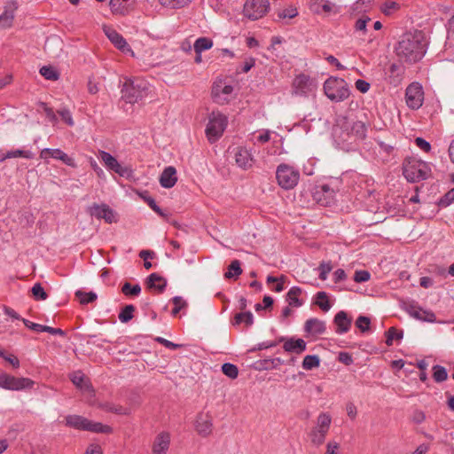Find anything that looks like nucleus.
<instances>
[{
  "label": "nucleus",
  "instance_id": "obj_41",
  "mask_svg": "<svg viewBox=\"0 0 454 454\" xmlns=\"http://www.w3.org/2000/svg\"><path fill=\"white\" fill-rule=\"evenodd\" d=\"M222 372L224 375L231 379H236L239 374L238 367L232 364H223L222 366Z\"/></svg>",
  "mask_w": 454,
  "mask_h": 454
},
{
  "label": "nucleus",
  "instance_id": "obj_40",
  "mask_svg": "<svg viewBox=\"0 0 454 454\" xmlns=\"http://www.w3.org/2000/svg\"><path fill=\"white\" fill-rule=\"evenodd\" d=\"M327 433H323L321 430L313 428L310 433L311 442L315 445H321L325 439Z\"/></svg>",
  "mask_w": 454,
  "mask_h": 454
},
{
  "label": "nucleus",
  "instance_id": "obj_55",
  "mask_svg": "<svg viewBox=\"0 0 454 454\" xmlns=\"http://www.w3.org/2000/svg\"><path fill=\"white\" fill-rule=\"evenodd\" d=\"M371 274L367 270H356L354 280L357 283L366 282L370 279Z\"/></svg>",
  "mask_w": 454,
  "mask_h": 454
},
{
  "label": "nucleus",
  "instance_id": "obj_20",
  "mask_svg": "<svg viewBox=\"0 0 454 454\" xmlns=\"http://www.w3.org/2000/svg\"><path fill=\"white\" fill-rule=\"evenodd\" d=\"M236 163L242 168L247 169L253 165V157L251 153L243 147H238L234 153Z\"/></svg>",
  "mask_w": 454,
  "mask_h": 454
},
{
  "label": "nucleus",
  "instance_id": "obj_42",
  "mask_svg": "<svg viewBox=\"0 0 454 454\" xmlns=\"http://www.w3.org/2000/svg\"><path fill=\"white\" fill-rule=\"evenodd\" d=\"M403 338V333L397 331L395 327H390L387 332L386 343L387 346H391L395 340H400Z\"/></svg>",
  "mask_w": 454,
  "mask_h": 454
},
{
  "label": "nucleus",
  "instance_id": "obj_49",
  "mask_svg": "<svg viewBox=\"0 0 454 454\" xmlns=\"http://www.w3.org/2000/svg\"><path fill=\"white\" fill-rule=\"evenodd\" d=\"M371 21V19L367 16H363L358 19L355 24V29L357 32H362L364 35L366 33L367 24Z\"/></svg>",
  "mask_w": 454,
  "mask_h": 454
},
{
  "label": "nucleus",
  "instance_id": "obj_23",
  "mask_svg": "<svg viewBox=\"0 0 454 454\" xmlns=\"http://www.w3.org/2000/svg\"><path fill=\"white\" fill-rule=\"evenodd\" d=\"M177 181L176 170L174 167H167L160 176V184L164 188L173 187Z\"/></svg>",
  "mask_w": 454,
  "mask_h": 454
},
{
  "label": "nucleus",
  "instance_id": "obj_51",
  "mask_svg": "<svg viewBox=\"0 0 454 454\" xmlns=\"http://www.w3.org/2000/svg\"><path fill=\"white\" fill-rule=\"evenodd\" d=\"M172 302L175 305L174 309H172L173 316H176L177 313L187 305L186 301L180 296L174 297L172 299Z\"/></svg>",
  "mask_w": 454,
  "mask_h": 454
},
{
  "label": "nucleus",
  "instance_id": "obj_4",
  "mask_svg": "<svg viewBox=\"0 0 454 454\" xmlns=\"http://www.w3.org/2000/svg\"><path fill=\"white\" fill-rule=\"evenodd\" d=\"M65 423L67 427L79 430H85L93 433L110 434L112 428L107 425L99 422H94L79 415H68L65 418Z\"/></svg>",
  "mask_w": 454,
  "mask_h": 454
},
{
  "label": "nucleus",
  "instance_id": "obj_9",
  "mask_svg": "<svg viewBox=\"0 0 454 454\" xmlns=\"http://www.w3.org/2000/svg\"><path fill=\"white\" fill-rule=\"evenodd\" d=\"M233 87L222 79L216 80L212 88V98L219 105H224L233 98Z\"/></svg>",
  "mask_w": 454,
  "mask_h": 454
},
{
  "label": "nucleus",
  "instance_id": "obj_30",
  "mask_svg": "<svg viewBox=\"0 0 454 454\" xmlns=\"http://www.w3.org/2000/svg\"><path fill=\"white\" fill-rule=\"evenodd\" d=\"M332 422L330 414L321 412L317 419V426L314 428L321 430L323 433H328Z\"/></svg>",
  "mask_w": 454,
  "mask_h": 454
},
{
  "label": "nucleus",
  "instance_id": "obj_45",
  "mask_svg": "<svg viewBox=\"0 0 454 454\" xmlns=\"http://www.w3.org/2000/svg\"><path fill=\"white\" fill-rule=\"evenodd\" d=\"M160 3L169 8H180L186 5L192 0H159Z\"/></svg>",
  "mask_w": 454,
  "mask_h": 454
},
{
  "label": "nucleus",
  "instance_id": "obj_46",
  "mask_svg": "<svg viewBox=\"0 0 454 454\" xmlns=\"http://www.w3.org/2000/svg\"><path fill=\"white\" fill-rule=\"evenodd\" d=\"M31 291L35 300L44 301L48 297L47 294L39 283L35 284Z\"/></svg>",
  "mask_w": 454,
  "mask_h": 454
},
{
  "label": "nucleus",
  "instance_id": "obj_31",
  "mask_svg": "<svg viewBox=\"0 0 454 454\" xmlns=\"http://www.w3.org/2000/svg\"><path fill=\"white\" fill-rule=\"evenodd\" d=\"M301 294V289L297 286H294L288 291V293L286 294V298H287V301L290 306H294V307L301 306L302 302L299 300V296Z\"/></svg>",
  "mask_w": 454,
  "mask_h": 454
},
{
  "label": "nucleus",
  "instance_id": "obj_11",
  "mask_svg": "<svg viewBox=\"0 0 454 454\" xmlns=\"http://www.w3.org/2000/svg\"><path fill=\"white\" fill-rule=\"evenodd\" d=\"M99 159L108 170L114 171L121 176H129L131 170L121 165L118 160L105 151H99Z\"/></svg>",
  "mask_w": 454,
  "mask_h": 454
},
{
  "label": "nucleus",
  "instance_id": "obj_10",
  "mask_svg": "<svg viewBox=\"0 0 454 454\" xmlns=\"http://www.w3.org/2000/svg\"><path fill=\"white\" fill-rule=\"evenodd\" d=\"M269 9L268 0H247L244 4V14L250 20L263 17Z\"/></svg>",
  "mask_w": 454,
  "mask_h": 454
},
{
  "label": "nucleus",
  "instance_id": "obj_61",
  "mask_svg": "<svg viewBox=\"0 0 454 454\" xmlns=\"http://www.w3.org/2000/svg\"><path fill=\"white\" fill-rule=\"evenodd\" d=\"M346 411H347L348 416L350 419H356V414H357V410H356V405L353 403H347Z\"/></svg>",
  "mask_w": 454,
  "mask_h": 454
},
{
  "label": "nucleus",
  "instance_id": "obj_47",
  "mask_svg": "<svg viewBox=\"0 0 454 454\" xmlns=\"http://www.w3.org/2000/svg\"><path fill=\"white\" fill-rule=\"evenodd\" d=\"M14 16L11 12H4L0 15V27L8 28L11 27L13 22Z\"/></svg>",
  "mask_w": 454,
  "mask_h": 454
},
{
  "label": "nucleus",
  "instance_id": "obj_2",
  "mask_svg": "<svg viewBox=\"0 0 454 454\" xmlns=\"http://www.w3.org/2000/svg\"><path fill=\"white\" fill-rule=\"evenodd\" d=\"M150 92V84L142 78H125L121 94L122 98L129 104L144 99Z\"/></svg>",
  "mask_w": 454,
  "mask_h": 454
},
{
  "label": "nucleus",
  "instance_id": "obj_43",
  "mask_svg": "<svg viewBox=\"0 0 454 454\" xmlns=\"http://www.w3.org/2000/svg\"><path fill=\"white\" fill-rule=\"evenodd\" d=\"M433 371H434L433 377H434V380L437 382L444 381L448 377L447 372H446L445 368L442 366L434 365L433 367Z\"/></svg>",
  "mask_w": 454,
  "mask_h": 454
},
{
  "label": "nucleus",
  "instance_id": "obj_7",
  "mask_svg": "<svg viewBox=\"0 0 454 454\" xmlns=\"http://www.w3.org/2000/svg\"><path fill=\"white\" fill-rule=\"evenodd\" d=\"M276 178L278 184L286 190L293 189L299 182L300 174L287 164H280L277 168Z\"/></svg>",
  "mask_w": 454,
  "mask_h": 454
},
{
  "label": "nucleus",
  "instance_id": "obj_5",
  "mask_svg": "<svg viewBox=\"0 0 454 454\" xmlns=\"http://www.w3.org/2000/svg\"><path fill=\"white\" fill-rule=\"evenodd\" d=\"M325 96L332 101L341 102L349 97V90L345 80L331 76L324 83Z\"/></svg>",
  "mask_w": 454,
  "mask_h": 454
},
{
  "label": "nucleus",
  "instance_id": "obj_62",
  "mask_svg": "<svg viewBox=\"0 0 454 454\" xmlns=\"http://www.w3.org/2000/svg\"><path fill=\"white\" fill-rule=\"evenodd\" d=\"M452 201H454V188L445 194V196L441 200V204L447 206Z\"/></svg>",
  "mask_w": 454,
  "mask_h": 454
},
{
  "label": "nucleus",
  "instance_id": "obj_57",
  "mask_svg": "<svg viewBox=\"0 0 454 454\" xmlns=\"http://www.w3.org/2000/svg\"><path fill=\"white\" fill-rule=\"evenodd\" d=\"M320 274L319 278L322 280H325L327 278L328 273L333 270V266L330 262H322L319 267Z\"/></svg>",
  "mask_w": 454,
  "mask_h": 454
},
{
  "label": "nucleus",
  "instance_id": "obj_59",
  "mask_svg": "<svg viewBox=\"0 0 454 454\" xmlns=\"http://www.w3.org/2000/svg\"><path fill=\"white\" fill-rule=\"evenodd\" d=\"M22 322L23 324L28 327L29 329L35 331V332H43V329H44V325H39V324H36V323H33L27 319H22Z\"/></svg>",
  "mask_w": 454,
  "mask_h": 454
},
{
  "label": "nucleus",
  "instance_id": "obj_8",
  "mask_svg": "<svg viewBox=\"0 0 454 454\" xmlns=\"http://www.w3.org/2000/svg\"><path fill=\"white\" fill-rule=\"evenodd\" d=\"M35 382L28 378H16L7 373H0V387L12 390L20 391L32 388Z\"/></svg>",
  "mask_w": 454,
  "mask_h": 454
},
{
  "label": "nucleus",
  "instance_id": "obj_60",
  "mask_svg": "<svg viewBox=\"0 0 454 454\" xmlns=\"http://www.w3.org/2000/svg\"><path fill=\"white\" fill-rule=\"evenodd\" d=\"M356 89L362 93H366L370 90V83L364 80H357L355 83Z\"/></svg>",
  "mask_w": 454,
  "mask_h": 454
},
{
  "label": "nucleus",
  "instance_id": "obj_6",
  "mask_svg": "<svg viewBox=\"0 0 454 454\" xmlns=\"http://www.w3.org/2000/svg\"><path fill=\"white\" fill-rule=\"evenodd\" d=\"M228 123L227 117L219 111H213L208 116L206 135L210 142L216 141L223 133Z\"/></svg>",
  "mask_w": 454,
  "mask_h": 454
},
{
  "label": "nucleus",
  "instance_id": "obj_13",
  "mask_svg": "<svg viewBox=\"0 0 454 454\" xmlns=\"http://www.w3.org/2000/svg\"><path fill=\"white\" fill-rule=\"evenodd\" d=\"M105 35L110 40V42L120 51L124 53H130L134 56V52L127 43L123 36L119 34L115 29L111 27L104 26L103 27Z\"/></svg>",
  "mask_w": 454,
  "mask_h": 454
},
{
  "label": "nucleus",
  "instance_id": "obj_50",
  "mask_svg": "<svg viewBox=\"0 0 454 454\" xmlns=\"http://www.w3.org/2000/svg\"><path fill=\"white\" fill-rule=\"evenodd\" d=\"M370 324V318L364 316H359L356 321V327L363 333L369 330Z\"/></svg>",
  "mask_w": 454,
  "mask_h": 454
},
{
  "label": "nucleus",
  "instance_id": "obj_48",
  "mask_svg": "<svg viewBox=\"0 0 454 454\" xmlns=\"http://www.w3.org/2000/svg\"><path fill=\"white\" fill-rule=\"evenodd\" d=\"M317 304L324 311H327L330 309V305L327 300V295L325 292H319L317 294Z\"/></svg>",
  "mask_w": 454,
  "mask_h": 454
},
{
  "label": "nucleus",
  "instance_id": "obj_25",
  "mask_svg": "<svg viewBox=\"0 0 454 454\" xmlns=\"http://www.w3.org/2000/svg\"><path fill=\"white\" fill-rule=\"evenodd\" d=\"M73 384L82 392H92V387L86 376L80 371L74 372L70 375Z\"/></svg>",
  "mask_w": 454,
  "mask_h": 454
},
{
  "label": "nucleus",
  "instance_id": "obj_56",
  "mask_svg": "<svg viewBox=\"0 0 454 454\" xmlns=\"http://www.w3.org/2000/svg\"><path fill=\"white\" fill-rule=\"evenodd\" d=\"M399 8V4L395 2H386L382 6V12L386 15L392 14L395 11Z\"/></svg>",
  "mask_w": 454,
  "mask_h": 454
},
{
  "label": "nucleus",
  "instance_id": "obj_32",
  "mask_svg": "<svg viewBox=\"0 0 454 454\" xmlns=\"http://www.w3.org/2000/svg\"><path fill=\"white\" fill-rule=\"evenodd\" d=\"M213 46V42L211 39L207 37H200L194 43V51L197 54L201 53V51L209 50Z\"/></svg>",
  "mask_w": 454,
  "mask_h": 454
},
{
  "label": "nucleus",
  "instance_id": "obj_15",
  "mask_svg": "<svg viewBox=\"0 0 454 454\" xmlns=\"http://www.w3.org/2000/svg\"><path fill=\"white\" fill-rule=\"evenodd\" d=\"M89 213L98 219H104L108 223L116 222L114 212L106 204H93L89 208Z\"/></svg>",
  "mask_w": 454,
  "mask_h": 454
},
{
  "label": "nucleus",
  "instance_id": "obj_35",
  "mask_svg": "<svg viewBox=\"0 0 454 454\" xmlns=\"http://www.w3.org/2000/svg\"><path fill=\"white\" fill-rule=\"evenodd\" d=\"M242 273L240 268V262L238 260H234L230 264L228 270L225 272L224 277L226 278H237Z\"/></svg>",
  "mask_w": 454,
  "mask_h": 454
},
{
  "label": "nucleus",
  "instance_id": "obj_36",
  "mask_svg": "<svg viewBox=\"0 0 454 454\" xmlns=\"http://www.w3.org/2000/svg\"><path fill=\"white\" fill-rule=\"evenodd\" d=\"M40 74L47 80L57 81L59 77V73L52 67L44 66L40 68Z\"/></svg>",
  "mask_w": 454,
  "mask_h": 454
},
{
  "label": "nucleus",
  "instance_id": "obj_14",
  "mask_svg": "<svg viewBox=\"0 0 454 454\" xmlns=\"http://www.w3.org/2000/svg\"><path fill=\"white\" fill-rule=\"evenodd\" d=\"M309 9L314 13L326 16L340 12L339 6L325 0H311Z\"/></svg>",
  "mask_w": 454,
  "mask_h": 454
},
{
  "label": "nucleus",
  "instance_id": "obj_21",
  "mask_svg": "<svg viewBox=\"0 0 454 454\" xmlns=\"http://www.w3.org/2000/svg\"><path fill=\"white\" fill-rule=\"evenodd\" d=\"M325 324L317 318H310L305 322L304 330L311 336H317L325 332Z\"/></svg>",
  "mask_w": 454,
  "mask_h": 454
},
{
  "label": "nucleus",
  "instance_id": "obj_1",
  "mask_svg": "<svg viewBox=\"0 0 454 454\" xmlns=\"http://www.w3.org/2000/svg\"><path fill=\"white\" fill-rule=\"evenodd\" d=\"M427 40L422 31L403 34L395 46V52L401 62L413 64L422 59L426 53Z\"/></svg>",
  "mask_w": 454,
  "mask_h": 454
},
{
  "label": "nucleus",
  "instance_id": "obj_29",
  "mask_svg": "<svg viewBox=\"0 0 454 454\" xmlns=\"http://www.w3.org/2000/svg\"><path fill=\"white\" fill-rule=\"evenodd\" d=\"M167 285L165 278L158 275L157 273H152L148 277V286L149 288L156 289L158 292L162 293Z\"/></svg>",
  "mask_w": 454,
  "mask_h": 454
},
{
  "label": "nucleus",
  "instance_id": "obj_18",
  "mask_svg": "<svg viewBox=\"0 0 454 454\" xmlns=\"http://www.w3.org/2000/svg\"><path fill=\"white\" fill-rule=\"evenodd\" d=\"M335 192L328 185L317 187L314 193V200L322 206H330L334 200Z\"/></svg>",
  "mask_w": 454,
  "mask_h": 454
},
{
  "label": "nucleus",
  "instance_id": "obj_37",
  "mask_svg": "<svg viewBox=\"0 0 454 454\" xmlns=\"http://www.w3.org/2000/svg\"><path fill=\"white\" fill-rule=\"evenodd\" d=\"M136 308L133 305H126L119 314V319L121 323H127L133 318V313Z\"/></svg>",
  "mask_w": 454,
  "mask_h": 454
},
{
  "label": "nucleus",
  "instance_id": "obj_12",
  "mask_svg": "<svg viewBox=\"0 0 454 454\" xmlns=\"http://www.w3.org/2000/svg\"><path fill=\"white\" fill-rule=\"evenodd\" d=\"M406 103L411 109H419L424 100V92L422 87L419 83H411L406 89L405 93Z\"/></svg>",
  "mask_w": 454,
  "mask_h": 454
},
{
  "label": "nucleus",
  "instance_id": "obj_34",
  "mask_svg": "<svg viewBox=\"0 0 454 454\" xmlns=\"http://www.w3.org/2000/svg\"><path fill=\"white\" fill-rule=\"evenodd\" d=\"M234 319L236 325L244 323L246 326H250L254 323V316L250 311L238 313Z\"/></svg>",
  "mask_w": 454,
  "mask_h": 454
},
{
  "label": "nucleus",
  "instance_id": "obj_28",
  "mask_svg": "<svg viewBox=\"0 0 454 454\" xmlns=\"http://www.w3.org/2000/svg\"><path fill=\"white\" fill-rule=\"evenodd\" d=\"M110 8L114 14L124 15L130 7L129 0H110Z\"/></svg>",
  "mask_w": 454,
  "mask_h": 454
},
{
  "label": "nucleus",
  "instance_id": "obj_16",
  "mask_svg": "<svg viewBox=\"0 0 454 454\" xmlns=\"http://www.w3.org/2000/svg\"><path fill=\"white\" fill-rule=\"evenodd\" d=\"M40 158L43 160H48L49 158H53L55 160H61L67 166L75 167V163L73 158L68 156L60 149H51L45 148L40 152Z\"/></svg>",
  "mask_w": 454,
  "mask_h": 454
},
{
  "label": "nucleus",
  "instance_id": "obj_24",
  "mask_svg": "<svg viewBox=\"0 0 454 454\" xmlns=\"http://www.w3.org/2000/svg\"><path fill=\"white\" fill-rule=\"evenodd\" d=\"M306 346L302 339L289 338L284 340L283 348L286 352L301 354L306 349Z\"/></svg>",
  "mask_w": 454,
  "mask_h": 454
},
{
  "label": "nucleus",
  "instance_id": "obj_39",
  "mask_svg": "<svg viewBox=\"0 0 454 454\" xmlns=\"http://www.w3.org/2000/svg\"><path fill=\"white\" fill-rule=\"evenodd\" d=\"M75 296L79 299L82 304L92 302L97 299V294L95 293H85L80 290L75 292Z\"/></svg>",
  "mask_w": 454,
  "mask_h": 454
},
{
  "label": "nucleus",
  "instance_id": "obj_63",
  "mask_svg": "<svg viewBox=\"0 0 454 454\" xmlns=\"http://www.w3.org/2000/svg\"><path fill=\"white\" fill-rule=\"evenodd\" d=\"M255 59L254 58H248L245 60L243 66H242V72L247 73L251 70V68L254 66Z\"/></svg>",
  "mask_w": 454,
  "mask_h": 454
},
{
  "label": "nucleus",
  "instance_id": "obj_58",
  "mask_svg": "<svg viewBox=\"0 0 454 454\" xmlns=\"http://www.w3.org/2000/svg\"><path fill=\"white\" fill-rule=\"evenodd\" d=\"M352 131L356 132V134L359 137H364L366 129H365L364 124L362 121H356L353 125Z\"/></svg>",
  "mask_w": 454,
  "mask_h": 454
},
{
  "label": "nucleus",
  "instance_id": "obj_3",
  "mask_svg": "<svg viewBox=\"0 0 454 454\" xmlns=\"http://www.w3.org/2000/svg\"><path fill=\"white\" fill-rule=\"evenodd\" d=\"M403 175L409 182H419L431 176V167L423 160L408 159L403 163Z\"/></svg>",
  "mask_w": 454,
  "mask_h": 454
},
{
  "label": "nucleus",
  "instance_id": "obj_19",
  "mask_svg": "<svg viewBox=\"0 0 454 454\" xmlns=\"http://www.w3.org/2000/svg\"><path fill=\"white\" fill-rule=\"evenodd\" d=\"M170 445V435L167 432L160 433L154 439L152 446L153 454H167Z\"/></svg>",
  "mask_w": 454,
  "mask_h": 454
},
{
  "label": "nucleus",
  "instance_id": "obj_64",
  "mask_svg": "<svg viewBox=\"0 0 454 454\" xmlns=\"http://www.w3.org/2000/svg\"><path fill=\"white\" fill-rule=\"evenodd\" d=\"M85 454H102V449L98 444H90Z\"/></svg>",
  "mask_w": 454,
  "mask_h": 454
},
{
  "label": "nucleus",
  "instance_id": "obj_22",
  "mask_svg": "<svg viewBox=\"0 0 454 454\" xmlns=\"http://www.w3.org/2000/svg\"><path fill=\"white\" fill-rule=\"evenodd\" d=\"M294 86L297 93H306L314 89L313 81L306 74H299L294 80Z\"/></svg>",
  "mask_w": 454,
  "mask_h": 454
},
{
  "label": "nucleus",
  "instance_id": "obj_53",
  "mask_svg": "<svg viewBox=\"0 0 454 454\" xmlns=\"http://www.w3.org/2000/svg\"><path fill=\"white\" fill-rule=\"evenodd\" d=\"M298 14L296 8L293 6H289L286 9H284L282 11H279L278 16L279 19H292L294 18Z\"/></svg>",
  "mask_w": 454,
  "mask_h": 454
},
{
  "label": "nucleus",
  "instance_id": "obj_17",
  "mask_svg": "<svg viewBox=\"0 0 454 454\" xmlns=\"http://www.w3.org/2000/svg\"><path fill=\"white\" fill-rule=\"evenodd\" d=\"M213 428V419L209 413H199L195 422V429L197 433L206 437L209 435Z\"/></svg>",
  "mask_w": 454,
  "mask_h": 454
},
{
  "label": "nucleus",
  "instance_id": "obj_44",
  "mask_svg": "<svg viewBox=\"0 0 454 454\" xmlns=\"http://www.w3.org/2000/svg\"><path fill=\"white\" fill-rule=\"evenodd\" d=\"M17 157H22L26 159H31L33 157V153L30 151H24V150H12L10 152H7L5 153V158H17Z\"/></svg>",
  "mask_w": 454,
  "mask_h": 454
},
{
  "label": "nucleus",
  "instance_id": "obj_26",
  "mask_svg": "<svg viewBox=\"0 0 454 454\" xmlns=\"http://www.w3.org/2000/svg\"><path fill=\"white\" fill-rule=\"evenodd\" d=\"M408 311L411 317H413L419 320L427 321V322H434L435 321V315L432 311L424 309L420 307L411 306L409 308Z\"/></svg>",
  "mask_w": 454,
  "mask_h": 454
},
{
  "label": "nucleus",
  "instance_id": "obj_54",
  "mask_svg": "<svg viewBox=\"0 0 454 454\" xmlns=\"http://www.w3.org/2000/svg\"><path fill=\"white\" fill-rule=\"evenodd\" d=\"M325 454H340V444L335 441L328 442Z\"/></svg>",
  "mask_w": 454,
  "mask_h": 454
},
{
  "label": "nucleus",
  "instance_id": "obj_38",
  "mask_svg": "<svg viewBox=\"0 0 454 454\" xmlns=\"http://www.w3.org/2000/svg\"><path fill=\"white\" fill-rule=\"evenodd\" d=\"M121 292L127 296H137L141 292L139 285L132 286L130 283L126 282L121 287Z\"/></svg>",
  "mask_w": 454,
  "mask_h": 454
},
{
  "label": "nucleus",
  "instance_id": "obj_33",
  "mask_svg": "<svg viewBox=\"0 0 454 454\" xmlns=\"http://www.w3.org/2000/svg\"><path fill=\"white\" fill-rule=\"evenodd\" d=\"M320 365V359L317 355H308L303 358L302 367L309 371L317 368Z\"/></svg>",
  "mask_w": 454,
  "mask_h": 454
},
{
  "label": "nucleus",
  "instance_id": "obj_27",
  "mask_svg": "<svg viewBox=\"0 0 454 454\" xmlns=\"http://www.w3.org/2000/svg\"><path fill=\"white\" fill-rule=\"evenodd\" d=\"M351 318L348 317V314L345 311L338 312L334 317V323L337 325L336 332L338 333H347L351 326Z\"/></svg>",
  "mask_w": 454,
  "mask_h": 454
},
{
  "label": "nucleus",
  "instance_id": "obj_52",
  "mask_svg": "<svg viewBox=\"0 0 454 454\" xmlns=\"http://www.w3.org/2000/svg\"><path fill=\"white\" fill-rule=\"evenodd\" d=\"M58 114L60 115L61 119L64 122H66L68 126H74V121L73 120L72 114L70 111L67 108H61L58 110Z\"/></svg>",
  "mask_w": 454,
  "mask_h": 454
}]
</instances>
